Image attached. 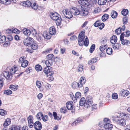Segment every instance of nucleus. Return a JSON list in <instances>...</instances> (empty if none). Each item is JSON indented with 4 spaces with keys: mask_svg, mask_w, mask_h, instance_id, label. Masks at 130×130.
<instances>
[{
    "mask_svg": "<svg viewBox=\"0 0 130 130\" xmlns=\"http://www.w3.org/2000/svg\"><path fill=\"white\" fill-rule=\"evenodd\" d=\"M65 17L68 19H70L73 17L71 10L70 11L68 9L63 10L62 11Z\"/></svg>",
    "mask_w": 130,
    "mask_h": 130,
    "instance_id": "6e6552de",
    "label": "nucleus"
},
{
    "mask_svg": "<svg viewBox=\"0 0 130 130\" xmlns=\"http://www.w3.org/2000/svg\"><path fill=\"white\" fill-rule=\"evenodd\" d=\"M41 119L44 122L47 121L49 120L48 117L47 115H43L42 117L41 118Z\"/></svg>",
    "mask_w": 130,
    "mask_h": 130,
    "instance_id": "f704fd0d",
    "label": "nucleus"
},
{
    "mask_svg": "<svg viewBox=\"0 0 130 130\" xmlns=\"http://www.w3.org/2000/svg\"><path fill=\"white\" fill-rule=\"evenodd\" d=\"M20 32V31L17 29L13 28L11 29H8L6 30L5 33L8 35V34L11 33H14L16 34H18Z\"/></svg>",
    "mask_w": 130,
    "mask_h": 130,
    "instance_id": "9d476101",
    "label": "nucleus"
},
{
    "mask_svg": "<svg viewBox=\"0 0 130 130\" xmlns=\"http://www.w3.org/2000/svg\"><path fill=\"white\" fill-rule=\"evenodd\" d=\"M121 28L120 27L115 30V32L117 34L119 35L121 33Z\"/></svg>",
    "mask_w": 130,
    "mask_h": 130,
    "instance_id": "4d7b16f0",
    "label": "nucleus"
},
{
    "mask_svg": "<svg viewBox=\"0 0 130 130\" xmlns=\"http://www.w3.org/2000/svg\"><path fill=\"white\" fill-rule=\"evenodd\" d=\"M11 123L10 119L9 118H8L6 119L3 124V126H8Z\"/></svg>",
    "mask_w": 130,
    "mask_h": 130,
    "instance_id": "cd10ccee",
    "label": "nucleus"
},
{
    "mask_svg": "<svg viewBox=\"0 0 130 130\" xmlns=\"http://www.w3.org/2000/svg\"><path fill=\"white\" fill-rule=\"evenodd\" d=\"M126 120L120 118L117 121V123L122 126H124L126 124Z\"/></svg>",
    "mask_w": 130,
    "mask_h": 130,
    "instance_id": "f3484780",
    "label": "nucleus"
},
{
    "mask_svg": "<svg viewBox=\"0 0 130 130\" xmlns=\"http://www.w3.org/2000/svg\"><path fill=\"white\" fill-rule=\"evenodd\" d=\"M123 34H121L120 36V40L121 41L122 44L124 45H129L130 44V41L124 39Z\"/></svg>",
    "mask_w": 130,
    "mask_h": 130,
    "instance_id": "f8f14e48",
    "label": "nucleus"
},
{
    "mask_svg": "<svg viewBox=\"0 0 130 130\" xmlns=\"http://www.w3.org/2000/svg\"><path fill=\"white\" fill-rule=\"evenodd\" d=\"M10 42L9 41H7L3 44V46L5 47H7L10 45Z\"/></svg>",
    "mask_w": 130,
    "mask_h": 130,
    "instance_id": "0e129e2a",
    "label": "nucleus"
},
{
    "mask_svg": "<svg viewBox=\"0 0 130 130\" xmlns=\"http://www.w3.org/2000/svg\"><path fill=\"white\" fill-rule=\"evenodd\" d=\"M106 2V0H98V3L99 5H103L105 4Z\"/></svg>",
    "mask_w": 130,
    "mask_h": 130,
    "instance_id": "4c0bfd02",
    "label": "nucleus"
},
{
    "mask_svg": "<svg viewBox=\"0 0 130 130\" xmlns=\"http://www.w3.org/2000/svg\"><path fill=\"white\" fill-rule=\"evenodd\" d=\"M101 20L96 21L94 24V25L95 27H99L100 29H102L104 26V23H101Z\"/></svg>",
    "mask_w": 130,
    "mask_h": 130,
    "instance_id": "4468645a",
    "label": "nucleus"
},
{
    "mask_svg": "<svg viewBox=\"0 0 130 130\" xmlns=\"http://www.w3.org/2000/svg\"><path fill=\"white\" fill-rule=\"evenodd\" d=\"M95 47V45L94 44H93L92 45L90 49V53H92L94 50Z\"/></svg>",
    "mask_w": 130,
    "mask_h": 130,
    "instance_id": "6e6d98bb",
    "label": "nucleus"
},
{
    "mask_svg": "<svg viewBox=\"0 0 130 130\" xmlns=\"http://www.w3.org/2000/svg\"><path fill=\"white\" fill-rule=\"evenodd\" d=\"M34 10H36L38 8H39V7L38 6L37 4L36 3H34L33 5L31 4V6H30Z\"/></svg>",
    "mask_w": 130,
    "mask_h": 130,
    "instance_id": "09e8293b",
    "label": "nucleus"
},
{
    "mask_svg": "<svg viewBox=\"0 0 130 130\" xmlns=\"http://www.w3.org/2000/svg\"><path fill=\"white\" fill-rule=\"evenodd\" d=\"M54 62V60H48L45 61V63L46 66V67H50L52 65Z\"/></svg>",
    "mask_w": 130,
    "mask_h": 130,
    "instance_id": "5701e85b",
    "label": "nucleus"
},
{
    "mask_svg": "<svg viewBox=\"0 0 130 130\" xmlns=\"http://www.w3.org/2000/svg\"><path fill=\"white\" fill-rule=\"evenodd\" d=\"M73 102L72 101H69L67 102L66 103V106L67 108L69 110H71L73 109V106L72 105Z\"/></svg>",
    "mask_w": 130,
    "mask_h": 130,
    "instance_id": "412c9836",
    "label": "nucleus"
},
{
    "mask_svg": "<svg viewBox=\"0 0 130 130\" xmlns=\"http://www.w3.org/2000/svg\"><path fill=\"white\" fill-rule=\"evenodd\" d=\"M6 41V37L4 36H2L0 38V43H3Z\"/></svg>",
    "mask_w": 130,
    "mask_h": 130,
    "instance_id": "13d9d810",
    "label": "nucleus"
},
{
    "mask_svg": "<svg viewBox=\"0 0 130 130\" xmlns=\"http://www.w3.org/2000/svg\"><path fill=\"white\" fill-rule=\"evenodd\" d=\"M43 36L44 38L47 39H50L51 37V35L46 31L44 32Z\"/></svg>",
    "mask_w": 130,
    "mask_h": 130,
    "instance_id": "aec40b11",
    "label": "nucleus"
},
{
    "mask_svg": "<svg viewBox=\"0 0 130 130\" xmlns=\"http://www.w3.org/2000/svg\"><path fill=\"white\" fill-rule=\"evenodd\" d=\"M107 46L106 45H102L100 47V50L102 52L107 47Z\"/></svg>",
    "mask_w": 130,
    "mask_h": 130,
    "instance_id": "864d4df0",
    "label": "nucleus"
},
{
    "mask_svg": "<svg viewBox=\"0 0 130 130\" xmlns=\"http://www.w3.org/2000/svg\"><path fill=\"white\" fill-rule=\"evenodd\" d=\"M112 97L113 99H116L118 98V96L117 93H114L112 94Z\"/></svg>",
    "mask_w": 130,
    "mask_h": 130,
    "instance_id": "774afa93",
    "label": "nucleus"
},
{
    "mask_svg": "<svg viewBox=\"0 0 130 130\" xmlns=\"http://www.w3.org/2000/svg\"><path fill=\"white\" fill-rule=\"evenodd\" d=\"M71 96H72V99L74 103L76 102L77 100L79 99L81 97V94L79 92H77L75 94V96L73 95V94H70Z\"/></svg>",
    "mask_w": 130,
    "mask_h": 130,
    "instance_id": "9b49d317",
    "label": "nucleus"
},
{
    "mask_svg": "<svg viewBox=\"0 0 130 130\" xmlns=\"http://www.w3.org/2000/svg\"><path fill=\"white\" fill-rule=\"evenodd\" d=\"M108 38L106 37H104L102 38L101 40V44L106 43L107 41Z\"/></svg>",
    "mask_w": 130,
    "mask_h": 130,
    "instance_id": "72a5a7b5",
    "label": "nucleus"
},
{
    "mask_svg": "<svg viewBox=\"0 0 130 130\" xmlns=\"http://www.w3.org/2000/svg\"><path fill=\"white\" fill-rule=\"evenodd\" d=\"M60 111L61 113H65L67 112L66 108L65 107H63L61 108Z\"/></svg>",
    "mask_w": 130,
    "mask_h": 130,
    "instance_id": "58836bf2",
    "label": "nucleus"
},
{
    "mask_svg": "<svg viewBox=\"0 0 130 130\" xmlns=\"http://www.w3.org/2000/svg\"><path fill=\"white\" fill-rule=\"evenodd\" d=\"M112 48L115 50H119L121 46V44L120 43H117L112 44Z\"/></svg>",
    "mask_w": 130,
    "mask_h": 130,
    "instance_id": "b1692460",
    "label": "nucleus"
},
{
    "mask_svg": "<svg viewBox=\"0 0 130 130\" xmlns=\"http://www.w3.org/2000/svg\"><path fill=\"white\" fill-rule=\"evenodd\" d=\"M24 43L25 45L30 46L33 50H36L38 48V46L36 42L32 38H26L24 41Z\"/></svg>",
    "mask_w": 130,
    "mask_h": 130,
    "instance_id": "f03ea898",
    "label": "nucleus"
},
{
    "mask_svg": "<svg viewBox=\"0 0 130 130\" xmlns=\"http://www.w3.org/2000/svg\"><path fill=\"white\" fill-rule=\"evenodd\" d=\"M104 127L106 130H111L112 128V125L108 123H106L104 124Z\"/></svg>",
    "mask_w": 130,
    "mask_h": 130,
    "instance_id": "a211bd4d",
    "label": "nucleus"
},
{
    "mask_svg": "<svg viewBox=\"0 0 130 130\" xmlns=\"http://www.w3.org/2000/svg\"><path fill=\"white\" fill-rule=\"evenodd\" d=\"M23 31L24 34L27 36H29L31 33L30 30L28 29H23Z\"/></svg>",
    "mask_w": 130,
    "mask_h": 130,
    "instance_id": "393cba45",
    "label": "nucleus"
},
{
    "mask_svg": "<svg viewBox=\"0 0 130 130\" xmlns=\"http://www.w3.org/2000/svg\"><path fill=\"white\" fill-rule=\"evenodd\" d=\"M128 13V10L127 9H124L121 11V13L122 15L124 16L126 15Z\"/></svg>",
    "mask_w": 130,
    "mask_h": 130,
    "instance_id": "79ce46f5",
    "label": "nucleus"
},
{
    "mask_svg": "<svg viewBox=\"0 0 130 130\" xmlns=\"http://www.w3.org/2000/svg\"><path fill=\"white\" fill-rule=\"evenodd\" d=\"M86 82L85 77H82L80 78L79 82L77 83L74 82L72 84V86L73 89H77L78 88H81L83 86V85Z\"/></svg>",
    "mask_w": 130,
    "mask_h": 130,
    "instance_id": "7ed1b4c3",
    "label": "nucleus"
},
{
    "mask_svg": "<svg viewBox=\"0 0 130 130\" xmlns=\"http://www.w3.org/2000/svg\"><path fill=\"white\" fill-rule=\"evenodd\" d=\"M36 85L38 88L40 89L41 88V84L40 81L37 80L36 82Z\"/></svg>",
    "mask_w": 130,
    "mask_h": 130,
    "instance_id": "3c124183",
    "label": "nucleus"
},
{
    "mask_svg": "<svg viewBox=\"0 0 130 130\" xmlns=\"http://www.w3.org/2000/svg\"><path fill=\"white\" fill-rule=\"evenodd\" d=\"M106 53L108 55L111 54L112 53V51L111 48H108L106 50Z\"/></svg>",
    "mask_w": 130,
    "mask_h": 130,
    "instance_id": "8fccbe9b",
    "label": "nucleus"
},
{
    "mask_svg": "<svg viewBox=\"0 0 130 130\" xmlns=\"http://www.w3.org/2000/svg\"><path fill=\"white\" fill-rule=\"evenodd\" d=\"M88 13V11L87 10L84 9H82L80 10V14L82 16H85L87 15Z\"/></svg>",
    "mask_w": 130,
    "mask_h": 130,
    "instance_id": "c756f323",
    "label": "nucleus"
},
{
    "mask_svg": "<svg viewBox=\"0 0 130 130\" xmlns=\"http://www.w3.org/2000/svg\"><path fill=\"white\" fill-rule=\"evenodd\" d=\"M123 22L124 24H126L128 22V18L127 17H125L123 19Z\"/></svg>",
    "mask_w": 130,
    "mask_h": 130,
    "instance_id": "052dcab7",
    "label": "nucleus"
},
{
    "mask_svg": "<svg viewBox=\"0 0 130 130\" xmlns=\"http://www.w3.org/2000/svg\"><path fill=\"white\" fill-rule=\"evenodd\" d=\"M56 32L55 28L54 27H52L49 29V33L51 35H54Z\"/></svg>",
    "mask_w": 130,
    "mask_h": 130,
    "instance_id": "4be33fe9",
    "label": "nucleus"
},
{
    "mask_svg": "<svg viewBox=\"0 0 130 130\" xmlns=\"http://www.w3.org/2000/svg\"><path fill=\"white\" fill-rule=\"evenodd\" d=\"M17 69L16 67H12L10 70V74L8 72L5 71L4 73V76L7 79H11L12 77V75L17 72Z\"/></svg>",
    "mask_w": 130,
    "mask_h": 130,
    "instance_id": "20e7f679",
    "label": "nucleus"
},
{
    "mask_svg": "<svg viewBox=\"0 0 130 130\" xmlns=\"http://www.w3.org/2000/svg\"><path fill=\"white\" fill-rule=\"evenodd\" d=\"M124 118L127 120H129L130 119V115L126 113Z\"/></svg>",
    "mask_w": 130,
    "mask_h": 130,
    "instance_id": "69168bd1",
    "label": "nucleus"
},
{
    "mask_svg": "<svg viewBox=\"0 0 130 130\" xmlns=\"http://www.w3.org/2000/svg\"><path fill=\"white\" fill-rule=\"evenodd\" d=\"M96 58H93L88 61V64H91L95 63L96 61Z\"/></svg>",
    "mask_w": 130,
    "mask_h": 130,
    "instance_id": "603ef678",
    "label": "nucleus"
},
{
    "mask_svg": "<svg viewBox=\"0 0 130 130\" xmlns=\"http://www.w3.org/2000/svg\"><path fill=\"white\" fill-rule=\"evenodd\" d=\"M43 114L41 112H39L37 115L36 117L38 120H40L43 116Z\"/></svg>",
    "mask_w": 130,
    "mask_h": 130,
    "instance_id": "e433bc0d",
    "label": "nucleus"
},
{
    "mask_svg": "<svg viewBox=\"0 0 130 130\" xmlns=\"http://www.w3.org/2000/svg\"><path fill=\"white\" fill-rule=\"evenodd\" d=\"M100 9L99 8L97 7L95 8L93 11L94 13H97L100 12Z\"/></svg>",
    "mask_w": 130,
    "mask_h": 130,
    "instance_id": "e2e57ef3",
    "label": "nucleus"
},
{
    "mask_svg": "<svg viewBox=\"0 0 130 130\" xmlns=\"http://www.w3.org/2000/svg\"><path fill=\"white\" fill-rule=\"evenodd\" d=\"M32 71L31 68L30 67L27 68L25 72L28 73H30V72Z\"/></svg>",
    "mask_w": 130,
    "mask_h": 130,
    "instance_id": "338daca9",
    "label": "nucleus"
},
{
    "mask_svg": "<svg viewBox=\"0 0 130 130\" xmlns=\"http://www.w3.org/2000/svg\"><path fill=\"white\" fill-rule=\"evenodd\" d=\"M34 127L35 130H41L42 127V124L40 122L37 121L34 123Z\"/></svg>",
    "mask_w": 130,
    "mask_h": 130,
    "instance_id": "ddd939ff",
    "label": "nucleus"
},
{
    "mask_svg": "<svg viewBox=\"0 0 130 130\" xmlns=\"http://www.w3.org/2000/svg\"><path fill=\"white\" fill-rule=\"evenodd\" d=\"M9 130H20V127L18 126L13 125L10 127Z\"/></svg>",
    "mask_w": 130,
    "mask_h": 130,
    "instance_id": "473e14b6",
    "label": "nucleus"
},
{
    "mask_svg": "<svg viewBox=\"0 0 130 130\" xmlns=\"http://www.w3.org/2000/svg\"><path fill=\"white\" fill-rule=\"evenodd\" d=\"M53 115L55 120H59L61 119V117H59L58 116H57V113L56 112H53Z\"/></svg>",
    "mask_w": 130,
    "mask_h": 130,
    "instance_id": "2f4dec72",
    "label": "nucleus"
},
{
    "mask_svg": "<svg viewBox=\"0 0 130 130\" xmlns=\"http://www.w3.org/2000/svg\"><path fill=\"white\" fill-rule=\"evenodd\" d=\"M89 1L86 0H80L78 1V3L87 8H90L92 6L91 4H90Z\"/></svg>",
    "mask_w": 130,
    "mask_h": 130,
    "instance_id": "423d86ee",
    "label": "nucleus"
},
{
    "mask_svg": "<svg viewBox=\"0 0 130 130\" xmlns=\"http://www.w3.org/2000/svg\"><path fill=\"white\" fill-rule=\"evenodd\" d=\"M85 103L84 107L87 108L91 106L93 103L92 97L91 96H88L86 98Z\"/></svg>",
    "mask_w": 130,
    "mask_h": 130,
    "instance_id": "39448f33",
    "label": "nucleus"
},
{
    "mask_svg": "<svg viewBox=\"0 0 130 130\" xmlns=\"http://www.w3.org/2000/svg\"><path fill=\"white\" fill-rule=\"evenodd\" d=\"M71 10L72 14L74 15H78L80 14V10L79 9L73 7L71 9Z\"/></svg>",
    "mask_w": 130,
    "mask_h": 130,
    "instance_id": "2eb2a0df",
    "label": "nucleus"
},
{
    "mask_svg": "<svg viewBox=\"0 0 130 130\" xmlns=\"http://www.w3.org/2000/svg\"><path fill=\"white\" fill-rule=\"evenodd\" d=\"M28 124H30L33 122V118L31 115H30L27 118Z\"/></svg>",
    "mask_w": 130,
    "mask_h": 130,
    "instance_id": "a18cd8bd",
    "label": "nucleus"
},
{
    "mask_svg": "<svg viewBox=\"0 0 130 130\" xmlns=\"http://www.w3.org/2000/svg\"><path fill=\"white\" fill-rule=\"evenodd\" d=\"M18 87V86L17 85H11L10 86V88L13 91H15L16 90Z\"/></svg>",
    "mask_w": 130,
    "mask_h": 130,
    "instance_id": "c9c22d12",
    "label": "nucleus"
},
{
    "mask_svg": "<svg viewBox=\"0 0 130 130\" xmlns=\"http://www.w3.org/2000/svg\"><path fill=\"white\" fill-rule=\"evenodd\" d=\"M43 72L47 74V75H53L54 72L52 71V69L51 67H46L43 70Z\"/></svg>",
    "mask_w": 130,
    "mask_h": 130,
    "instance_id": "1a4fd4ad",
    "label": "nucleus"
},
{
    "mask_svg": "<svg viewBox=\"0 0 130 130\" xmlns=\"http://www.w3.org/2000/svg\"><path fill=\"white\" fill-rule=\"evenodd\" d=\"M25 57L24 56L20 57L19 61V62L21 63V66L23 68L26 67L28 65V61L25 60Z\"/></svg>",
    "mask_w": 130,
    "mask_h": 130,
    "instance_id": "0eeeda50",
    "label": "nucleus"
},
{
    "mask_svg": "<svg viewBox=\"0 0 130 130\" xmlns=\"http://www.w3.org/2000/svg\"><path fill=\"white\" fill-rule=\"evenodd\" d=\"M7 114V112L5 111V110L1 109H0V115L3 116L4 115H6Z\"/></svg>",
    "mask_w": 130,
    "mask_h": 130,
    "instance_id": "bf43d9fd",
    "label": "nucleus"
},
{
    "mask_svg": "<svg viewBox=\"0 0 130 130\" xmlns=\"http://www.w3.org/2000/svg\"><path fill=\"white\" fill-rule=\"evenodd\" d=\"M61 18L59 17V18L57 19V20H55L56 21V23L57 26H59L61 24Z\"/></svg>",
    "mask_w": 130,
    "mask_h": 130,
    "instance_id": "c03bdc74",
    "label": "nucleus"
},
{
    "mask_svg": "<svg viewBox=\"0 0 130 130\" xmlns=\"http://www.w3.org/2000/svg\"><path fill=\"white\" fill-rule=\"evenodd\" d=\"M59 15L56 12H51L50 13V17L53 20H55L59 18Z\"/></svg>",
    "mask_w": 130,
    "mask_h": 130,
    "instance_id": "dca6fc26",
    "label": "nucleus"
},
{
    "mask_svg": "<svg viewBox=\"0 0 130 130\" xmlns=\"http://www.w3.org/2000/svg\"><path fill=\"white\" fill-rule=\"evenodd\" d=\"M31 3L30 1H28L25 2H24L22 5L23 6L28 7L31 6Z\"/></svg>",
    "mask_w": 130,
    "mask_h": 130,
    "instance_id": "a878e982",
    "label": "nucleus"
},
{
    "mask_svg": "<svg viewBox=\"0 0 130 130\" xmlns=\"http://www.w3.org/2000/svg\"><path fill=\"white\" fill-rule=\"evenodd\" d=\"M86 99L84 98H82L79 101V105L81 106H83L85 105V103Z\"/></svg>",
    "mask_w": 130,
    "mask_h": 130,
    "instance_id": "7c9ffc66",
    "label": "nucleus"
},
{
    "mask_svg": "<svg viewBox=\"0 0 130 130\" xmlns=\"http://www.w3.org/2000/svg\"><path fill=\"white\" fill-rule=\"evenodd\" d=\"M109 15L107 14H104L102 17V20L103 21H106L108 18Z\"/></svg>",
    "mask_w": 130,
    "mask_h": 130,
    "instance_id": "a19ab883",
    "label": "nucleus"
},
{
    "mask_svg": "<svg viewBox=\"0 0 130 130\" xmlns=\"http://www.w3.org/2000/svg\"><path fill=\"white\" fill-rule=\"evenodd\" d=\"M52 48H50L44 51L43 52L45 53H50L52 51Z\"/></svg>",
    "mask_w": 130,
    "mask_h": 130,
    "instance_id": "680f3d73",
    "label": "nucleus"
},
{
    "mask_svg": "<svg viewBox=\"0 0 130 130\" xmlns=\"http://www.w3.org/2000/svg\"><path fill=\"white\" fill-rule=\"evenodd\" d=\"M117 38L116 36L114 35L112 36L110 39V42L112 44L116 43L117 41Z\"/></svg>",
    "mask_w": 130,
    "mask_h": 130,
    "instance_id": "6ab92c4d",
    "label": "nucleus"
},
{
    "mask_svg": "<svg viewBox=\"0 0 130 130\" xmlns=\"http://www.w3.org/2000/svg\"><path fill=\"white\" fill-rule=\"evenodd\" d=\"M47 58L48 60H54V56L53 54H50L47 55Z\"/></svg>",
    "mask_w": 130,
    "mask_h": 130,
    "instance_id": "37998d69",
    "label": "nucleus"
},
{
    "mask_svg": "<svg viewBox=\"0 0 130 130\" xmlns=\"http://www.w3.org/2000/svg\"><path fill=\"white\" fill-rule=\"evenodd\" d=\"M36 70L38 71H40L42 70V68L41 66L39 64L36 66L35 67Z\"/></svg>",
    "mask_w": 130,
    "mask_h": 130,
    "instance_id": "49530a36",
    "label": "nucleus"
},
{
    "mask_svg": "<svg viewBox=\"0 0 130 130\" xmlns=\"http://www.w3.org/2000/svg\"><path fill=\"white\" fill-rule=\"evenodd\" d=\"M121 34H123V37H124V36L125 37H128L130 36V31L129 30H127L125 32L122 33Z\"/></svg>",
    "mask_w": 130,
    "mask_h": 130,
    "instance_id": "ea45409f",
    "label": "nucleus"
},
{
    "mask_svg": "<svg viewBox=\"0 0 130 130\" xmlns=\"http://www.w3.org/2000/svg\"><path fill=\"white\" fill-rule=\"evenodd\" d=\"M85 30H83L79 33L78 36V43L79 45L81 46H83L84 45L85 46H87L89 44L88 37L85 35Z\"/></svg>",
    "mask_w": 130,
    "mask_h": 130,
    "instance_id": "f257e3e1",
    "label": "nucleus"
},
{
    "mask_svg": "<svg viewBox=\"0 0 130 130\" xmlns=\"http://www.w3.org/2000/svg\"><path fill=\"white\" fill-rule=\"evenodd\" d=\"M111 16L113 18H116L117 17L118 15V13L115 11H112L111 13Z\"/></svg>",
    "mask_w": 130,
    "mask_h": 130,
    "instance_id": "c85d7f7f",
    "label": "nucleus"
},
{
    "mask_svg": "<svg viewBox=\"0 0 130 130\" xmlns=\"http://www.w3.org/2000/svg\"><path fill=\"white\" fill-rule=\"evenodd\" d=\"M4 93L7 95H9L12 94V92L10 90H7L4 91Z\"/></svg>",
    "mask_w": 130,
    "mask_h": 130,
    "instance_id": "5fc2aeb1",
    "label": "nucleus"
},
{
    "mask_svg": "<svg viewBox=\"0 0 130 130\" xmlns=\"http://www.w3.org/2000/svg\"><path fill=\"white\" fill-rule=\"evenodd\" d=\"M83 66L82 65H79L77 67V69L78 71L79 72H81L83 70Z\"/></svg>",
    "mask_w": 130,
    "mask_h": 130,
    "instance_id": "de8ad7c7",
    "label": "nucleus"
},
{
    "mask_svg": "<svg viewBox=\"0 0 130 130\" xmlns=\"http://www.w3.org/2000/svg\"><path fill=\"white\" fill-rule=\"evenodd\" d=\"M82 120L80 118H78L77 120L75 121L72 124V125L73 126H75L77 124L81 122H82Z\"/></svg>",
    "mask_w": 130,
    "mask_h": 130,
    "instance_id": "bb28decb",
    "label": "nucleus"
}]
</instances>
